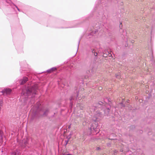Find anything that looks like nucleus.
<instances>
[{"label":"nucleus","mask_w":155,"mask_h":155,"mask_svg":"<svg viewBox=\"0 0 155 155\" xmlns=\"http://www.w3.org/2000/svg\"><path fill=\"white\" fill-rule=\"evenodd\" d=\"M35 91L36 89L35 87H32L30 89H29L27 91L26 94L29 95V94L31 93H32L33 94H35Z\"/></svg>","instance_id":"1"},{"label":"nucleus","mask_w":155,"mask_h":155,"mask_svg":"<svg viewBox=\"0 0 155 155\" xmlns=\"http://www.w3.org/2000/svg\"><path fill=\"white\" fill-rule=\"evenodd\" d=\"M12 92V90L9 88H6L2 91L3 94H10Z\"/></svg>","instance_id":"2"},{"label":"nucleus","mask_w":155,"mask_h":155,"mask_svg":"<svg viewBox=\"0 0 155 155\" xmlns=\"http://www.w3.org/2000/svg\"><path fill=\"white\" fill-rule=\"evenodd\" d=\"M28 80V79L27 77H24L23 79L20 81V84H23L25 83Z\"/></svg>","instance_id":"3"},{"label":"nucleus","mask_w":155,"mask_h":155,"mask_svg":"<svg viewBox=\"0 0 155 155\" xmlns=\"http://www.w3.org/2000/svg\"><path fill=\"white\" fill-rule=\"evenodd\" d=\"M56 70V68H51L50 70L48 71V72L50 73L51 72H53V71H55Z\"/></svg>","instance_id":"4"},{"label":"nucleus","mask_w":155,"mask_h":155,"mask_svg":"<svg viewBox=\"0 0 155 155\" xmlns=\"http://www.w3.org/2000/svg\"><path fill=\"white\" fill-rule=\"evenodd\" d=\"M98 89L100 90H101L102 89V87H98Z\"/></svg>","instance_id":"5"},{"label":"nucleus","mask_w":155,"mask_h":155,"mask_svg":"<svg viewBox=\"0 0 155 155\" xmlns=\"http://www.w3.org/2000/svg\"><path fill=\"white\" fill-rule=\"evenodd\" d=\"M14 155H16V153H14Z\"/></svg>","instance_id":"6"},{"label":"nucleus","mask_w":155,"mask_h":155,"mask_svg":"<svg viewBox=\"0 0 155 155\" xmlns=\"http://www.w3.org/2000/svg\"><path fill=\"white\" fill-rule=\"evenodd\" d=\"M27 143V142H25V144H26Z\"/></svg>","instance_id":"7"},{"label":"nucleus","mask_w":155,"mask_h":155,"mask_svg":"<svg viewBox=\"0 0 155 155\" xmlns=\"http://www.w3.org/2000/svg\"><path fill=\"white\" fill-rule=\"evenodd\" d=\"M96 54H94V55H95V56H96Z\"/></svg>","instance_id":"8"},{"label":"nucleus","mask_w":155,"mask_h":155,"mask_svg":"<svg viewBox=\"0 0 155 155\" xmlns=\"http://www.w3.org/2000/svg\"><path fill=\"white\" fill-rule=\"evenodd\" d=\"M96 54H94V55H95V56H96Z\"/></svg>","instance_id":"9"}]
</instances>
